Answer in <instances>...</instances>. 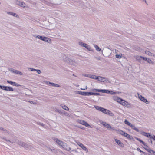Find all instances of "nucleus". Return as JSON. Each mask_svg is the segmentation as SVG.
Wrapping results in <instances>:
<instances>
[{
    "label": "nucleus",
    "mask_w": 155,
    "mask_h": 155,
    "mask_svg": "<svg viewBox=\"0 0 155 155\" xmlns=\"http://www.w3.org/2000/svg\"><path fill=\"white\" fill-rule=\"evenodd\" d=\"M3 139L5 140V141L9 142L11 143H16L18 144L19 145V146H22L24 148L27 149H29L30 148V147L28 145V144L19 141L17 140H7L5 138H3Z\"/></svg>",
    "instance_id": "f257e3e1"
},
{
    "label": "nucleus",
    "mask_w": 155,
    "mask_h": 155,
    "mask_svg": "<svg viewBox=\"0 0 155 155\" xmlns=\"http://www.w3.org/2000/svg\"><path fill=\"white\" fill-rule=\"evenodd\" d=\"M52 139L54 142H55L59 146L65 149H66V147H67V144L62 141L61 140H59L58 138L56 137H53Z\"/></svg>",
    "instance_id": "f03ea898"
},
{
    "label": "nucleus",
    "mask_w": 155,
    "mask_h": 155,
    "mask_svg": "<svg viewBox=\"0 0 155 155\" xmlns=\"http://www.w3.org/2000/svg\"><path fill=\"white\" fill-rule=\"evenodd\" d=\"M94 107L97 110L100 111L104 113L109 115L110 116H113L114 115V114L108 110L97 106H95Z\"/></svg>",
    "instance_id": "7ed1b4c3"
},
{
    "label": "nucleus",
    "mask_w": 155,
    "mask_h": 155,
    "mask_svg": "<svg viewBox=\"0 0 155 155\" xmlns=\"http://www.w3.org/2000/svg\"><path fill=\"white\" fill-rule=\"evenodd\" d=\"M78 93L80 95L84 96H89L91 95H99L100 94L99 93H95L88 92H82L81 91H78Z\"/></svg>",
    "instance_id": "20e7f679"
},
{
    "label": "nucleus",
    "mask_w": 155,
    "mask_h": 155,
    "mask_svg": "<svg viewBox=\"0 0 155 155\" xmlns=\"http://www.w3.org/2000/svg\"><path fill=\"white\" fill-rule=\"evenodd\" d=\"M14 2L16 5L23 8H25L26 7L27 5L24 2H21L18 0H15L14 1Z\"/></svg>",
    "instance_id": "39448f33"
},
{
    "label": "nucleus",
    "mask_w": 155,
    "mask_h": 155,
    "mask_svg": "<svg viewBox=\"0 0 155 155\" xmlns=\"http://www.w3.org/2000/svg\"><path fill=\"white\" fill-rule=\"evenodd\" d=\"M144 146V148L148 152L150 153L151 154L153 155H155V152L150 148L148 146H147L146 143H145V144H143Z\"/></svg>",
    "instance_id": "423d86ee"
},
{
    "label": "nucleus",
    "mask_w": 155,
    "mask_h": 155,
    "mask_svg": "<svg viewBox=\"0 0 155 155\" xmlns=\"http://www.w3.org/2000/svg\"><path fill=\"white\" fill-rule=\"evenodd\" d=\"M124 123L130 126L132 129L136 131H139V130L137 128H136L135 126L133 125L131 123L129 122L127 120H125Z\"/></svg>",
    "instance_id": "0eeeda50"
},
{
    "label": "nucleus",
    "mask_w": 155,
    "mask_h": 155,
    "mask_svg": "<svg viewBox=\"0 0 155 155\" xmlns=\"http://www.w3.org/2000/svg\"><path fill=\"white\" fill-rule=\"evenodd\" d=\"M120 104L127 108H130L131 107V104L128 102L123 99L122 100Z\"/></svg>",
    "instance_id": "6e6552de"
},
{
    "label": "nucleus",
    "mask_w": 155,
    "mask_h": 155,
    "mask_svg": "<svg viewBox=\"0 0 155 155\" xmlns=\"http://www.w3.org/2000/svg\"><path fill=\"white\" fill-rule=\"evenodd\" d=\"M45 82L47 85L48 86H52L54 87H60V86L59 84L51 82L48 81H46Z\"/></svg>",
    "instance_id": "1a4fd4ad"
},
{
    "label": "nucleus",
    "mask_w": 155,
    "mask_h": 155,
    "mask_svg": "<svg viewBox=\"0 0 155 155\" xmlns=\"http://www.w3.org/2000/svg\"><path fill=\"white\" fill-rule=\"evenodd\" d=\"M76 143L80 147L82 148L86 152H88V150L86 147L82 143L79 142L78 141H76Z\"/></svg>",
    "instance_id": "9d476101"
},
{
    "label": "nucleus",
    "mask_w": 155,
    "mask_h": 155,
    "mask_svg": "<svg viewBox=\"0 0 155 155\" xmlns=\"http://www.w3.org/2000/svg\"><path fill=\"white\" fill-rule=\"evenodd\" d=\"M141 134L142 135H143L146 137H150V138H153V137H155V136H151L149 133H147L144 132H142L141 133Z\"/></svg>",
    "instance_id": "9b49d317"
},
{
    "label": "nucleus",
    "mask_w": 155,
    "mask_h": 155,
    "mask_svg": "<svg viewBox=\"0 0 155 155\" xmlns=\"http://www.w3.org/2000/svg\"><path fill=\"white\" fill-rule=\"evenodd\" d=\"M93 91H97L98 92H101L102 93H108L110 92V91L106 90L94 89L93 90Z\"/></svg>",
    "instance_id": "f8f14e48"
},
{
    "label": "nucleus",
    "mask_w": 155,
    "mask_h": 155,
    "mask_svg": "<svg viewBox=\"0 0 155 155\" xmlns=\"http://www.w3.org/2000/svg\"><path fill=\"white\" fill-rule=\"evenodd\" d=\"M113 99L114 100L119 103L120 104L121 101L122 100V99L117 96L114 97H113Z\"/></svg>",
    "instance_id": "ddd939ff"
},
{
    "label": "nucleus",
    "mask_w": 155,
    "mask_h": 155,
    "mask_svg": "<svg viewBox=\"0 0 155 155\" xmlns=\"http://www.w3.org/2000/svg\"><path fill=\"white\" fill-rule=\"evenodd\" d=\"M81 124L84 125L87 127H90V125H89L84 120H80L79 122Z\"/></svg>",
    "instance_id": "4468645a"
},
{
    "label": "nucleus",
    "mask_w": 155,
    "mask_h": 155,
    "mask_svg": "<svg viewBox=\"0 0 155 155\" xmlns=\"http://www.w3.org/2000/svg\"><path fill=\"white\" fill-rule=\"evenodd\" d=\"M138 97H139V99L140 100H141L142 101H143L144 102L146 103H147L148 101L144 97H143L141 95H138Z\"/></svg>",
    "instance_id": "2eb2a0df"
},
{
    "label": "nucleus",
    "mask_w": 155,
    "mask_h": 155,
    "mask_svg": "<svg viewBox=\"0 0 155 155\" xmlns=\"http://www.w3.org/2000/svg\"><path fill=\"white\" fill-rule=\"evenodd\" d=\"M11 71L13 73L15 74H19L21 75H23V73L19 71L18 70H15L14 69H12L11 70Z\"/></svg>",
    "instance_id": "dca6fc26"
},
{
    "label": "nucleus",
    "mask_w": 155,
    "mask_h": 155,
    "mask_svg": "<svg viewBox=\"0 0 155 155\" xmlns=\"http://www.w3.org/2000/svg\"><path fill=\"white\" fill-rule=\"evenodd\" d=\"M7 82L8 83L10 84H11V85H12L13 86H15L18 87V86H20V85H19L17 83L14 82H12V81H9V80H8L7 81Z\"/></svg>",
    "instance_id": "f3484780"
},
{
    "label": "nucleus",
    "mask_w": 155,
    "mask_h": 155,
    "mask_svg": "<svg viewBox=\"0 0 155 155\" xmlns=\"http://www.w3.org/2000/svg\"><path fill=\"white\" fill-rule=\"evenodd\" d=\"M4 90L6 91H14V89L13 88L10 87L5 86Z\"/></svg>",
    "instance_id": "a211bd4d"
},
{
    "label": "nucleus",
    "mask_w": 155,
    "mask_h": 155,
    "mask_svg": "<svg viewBox=\"0 0 155 155\" xmlns=\"http://www.w3.org/2000/svg\"><path fill=\"white\" fill-rule=\"evenodd\" d=\"M6 12L8 14L12 15L15 17H18V15L12 12Z\"/></svg>",
    "instance_id": "6ab92c4d"
},
{
    "label": "nucleus",
    "mask_w": 155,
    "mask_h": 155,
    "mask_svg": "<svg viewBox=\"0 0 155 155\" xmlns=\"http://www.w3.org/2000/svg\"><path fill=\"white\" fill-rule=\"evenodd\" d=\"M42 41L48 43H50L51 42V39L50 38L45 37H44Z\"/></svg>",
    "instance_id": "aec40b11"
},
{
    "label": "nucleus",
    "mask_w": 155,
    "mask_h": 155,
    "mask_svg": "<svg viewBox=\"0 0 155 155\" xmlns=\"http://www.w3.org/2000/svg\"><path fill=\"white\" fill-rule=\"evenodd\" d=\"M33 36L35 38H37L42 40H43V38L44 37V36H42L37 35H33Z\"/></svg>",
    "instance_id": "412c9836"
},
{
    "label": "nucleus",
    "mask_w": 155,
    "mask_h": 155,
    "mask_svg": "<svg viewBox=\"0 0 155 155\" xmlns=\"http://www.w3.org/2000/svg\"><path fill=\"white\" fill-rule=\"evenodd\" d=\"M103 125L104 127L107 128H111L112 127L110 125L106 122H104L103 124Z\"/></svg>",
    "instance_id": "4be33fe9"
},
{
    "label": "nucleus",
    "mask_w": 155,
    "mask_h": 155,
    "mask_svg": "<svg viewBox=\"0 0 155 155\" xmlns=\"http://www.w3.org/2000/svg\"><path fill=\"white\" fill-rule=\"evenodd\" d=\"M118 133L124 137L127 134V133H125L124 132L121 130H119Z\"/></svg>",
    "instance_id": "5701e85b"
},
{
    "label": "nucleus",
    "mask_w": 155,
    "mask_h": 155,
    "mask_svg": "<svg viewBox=\"0 0 155 155\" xmlns=\"http://www.w3.org/2000/svg\"><path fill=\"white\" fill-rule=\"evenodd\" d=\"M118 133L124 137L127 134V133H125L124 132L121 130H119Z\"/></svg>",
    "instance_id": "b1692460"
},
{
    "label": "nucleus",
    "mask_w": 155,
    "mask_h": 155,
    "mask_svg": "<svg viewBox=\"0 0 155 155\" xmlns=\"http://www.w3.org/2000/svg\"><path fill=\"white\" fill-rule=\"evenodd\" d=\"M141 58L142 59H143V60H145L146 61H147V58L146 57H142V56H136V58L137 60H139L140 59V58Z\"/></svg>",
    "instance_id": "393cba45"
},
{
    "label": "nucleus",
    "mask_w": 155,
    "mask_h": 155,
    "mask_svg": "<svg viewBox=\"0 0 155 155\" xmlns=\"http://www.w3.org/2000/svg\"><path fill=\"white\" fill-rule=\"evenodd\" d=\"M62 56L63 58V60L65 62H67L68 59V58L67 56H66L64 54H63Z\"/></svg>",
    "instance_id": "a878e982"
},
{
    "label": "nucleus",
    "mask_w": 155,
    "mask_h": 155,
    "mask_svg": "<svg viewBox=\"0 0 155 155\" xmlns=\"http://www.w3.org/2000/svg\"><path fill=\"white\" fill-rule=\"evenodd\" d=\"M60 106L64 109L66 110H68V107L66 105L63 104H61L60 105Z\"/></svg>",
    "instance_id": "bb28decb"
},
{
    "label": "nucleus",
    "mask_w": 155,
    "mask_h": 155,
    "mask_svg": "<svg viewBox=\"0 0 155 155\" xmlns=\"http://www.w3.org/2000/svg\"><path fill=\"white\" fill-rule=\"evenodd\" d=\"M148 63L151 64H154L153 62L152 61V60L149 58H147L146 61Z\"/></svg>",
    "instance_id": "cd10ccee"
},
{
    "label": "nucleus",
    "mask_w": 155,
    "mask_h": 155,
    "mask_svg": "<svg viewBox=\"0 0 155 155\" xmlns=\"http://www.w3.org/2000/svg\"><path fill=\"white\" fill-rule=\"evenodd\" d=\"M145 53L146 54L149 55V56H152V54L148 51H145Z\"/></svg>",
    "instance_id": "c85d7f7f"
},
{
    "label": "nucleus",
    "mask_w": 155,
    "mask_h": 155,
    "mask_svg": "<svg viewBox=\"0 0 155 155\" xmlns=\"http://www.w3.org/2000/svg\"><path fill=\"white\" fill-rule=\"evenodd\" d=\"M98 78H97V79L98 81H104L105 80V78H102L101 77H98Z\"/></svg>",
    "instance_id": "c756f323"
},
{
    "label": "nucleus",
    "mask_w": 155,
    "mask_h": 155,
    "mask_svg": "<svg viewBox=\"0 0 155 155\" xmlns=\"http://www.w3.org/2000/svg\"><path fill=\"white\" fill-rule=\"evenodd\" d=\"M57 112L59 114H65L64 113V111L63 110H59L58 109Z\"/></svg>",
    "instance_id": "7c9ffc66"
},
{
    "label": "nucleus",
    "mask_w": 155,
    "mask_h": 155,
    "mask_svg": "<svg viewBox=\"0 0 155 155\" xmlns=\"http://www.w3.org/2000/svg\"><path fill=\"white\" fill-rule=\"evenodd\" d=\"M94 47L95 48L97 51H100L101 50L100 48L97 45H95Z\"/></svg>",
    "instance_id": "2f4dec72"
},
{
    "label": "nucleus",
    "mask_w": 155,
    "mask_h": 155,
    "mask_svg": "<svg viewBox=\"0 0 155 155\" xmlns=\"http://www.w3.org/2000/svg\"><path fill=\"white\" fill-rule=\"evenodd\" d=\"M136 139L141 143L143 144H145V143L140 139L138 138H136Z\"/></svg>",
    "instance_id": "473e14b6"
},
{
    "label": "nucleus",
    "mask_w": 155,
    "mask_h": 155,
    "mask_svg": "<svg viewBox=\"0 0 155 155\" xmlns=\"http://www.w3.org/2000/svg\"><path fill=\"white\" fill-rule=\"evenodd\" d=\"M37 123L38 124L40 125L42 127H44L45 126V124H44L43 123H41L40 122H37Z\"/></svg>",
    "instance_id": "72a5a7b5"
},
{
    "label": "nucleus",
    "mask_w": 155,
    "mask_h": 155,
    "mask_svg": "<svg viewBox=\"0 0 155 155\" xmlns=\"http://www.w3.org/2000/svg\"><path fill=\"white\" fill-rule=\"evenodd\" d=\"M125 137H127V138L129 139H130L131 137V136H130L129 134H127V133L126 134Z\"/></svg>",
    "instance_id": "f704fd0d"
},
{
    "label": "nucleus",
    "mask_w": 155,
    "mask_h": 155,
    "mask_svg": "<svg viewBox=\"0 0 155 155\" xmlns=\"http://www.w3.org/2000/svg\"><path fill=\"white\" fill-rule=\"evenodd\" d=\"M85 43H84L82 42H79V45L82 47H84V45H85Z\"/></svg>",
    "instance_id": "c9c22d12"
},
{
    "label": "nucleus",
    "mask_w": 155,
    "mask_h": 155,
    "mask_svg": "<svg viewBox=\"0 0 155 155\" xmlns=\"http://www.w3.org/2000/svg\"><path fill=\"white\" fill-rule=\"evenodd\" d=\"M49 149L51 151V152H52L53 153H56L57 152L56 150L54 149H51L50 148H49Z\"/></svg>",
    "instance_id": "e433bc0d"
},
{
    "label": "nucleus",
    "mask_w": 155,
    "mask_h": 155,
    "mask_svg": "<svg viewBox=\"0 0 155 155\" xmlns=\"http://www.w3.org/2000/svg\"><path fill=\"white\" fill-rule=\"evenodd\" d=\"M115 140L116 143L118 144H120L121 143V142L119 140L117 139H115Z\"/></svg>",
    "instance_id": "4c0bfd02"
},
{
    "label": "nucleus",
    "mask_w": 155,
    "mask_h": 155,
    "mask_svg": "<svg viewBox=\"0 0 155 155\" xmlns=\"http://www.w3.org/2000/svg\"><path fill=\"white\" fill-rule=\"evenodd\" d=\"M137 150L138 151L140 152V153H143V154L144 153V152H143V151L141 150L140 149V148H137Z\"/></svg>",
    "instance_id": "58836bf2"
},
{
    "label": "nucleus",
    "mask_w": 155,
    "mask_h": 155,
    "mask_svg": "<svg viewBox=\"0 0 155 155\" xmlns=\"http://www.w3.org/2000/svg\"><path fill=\"white\" fill-rule=\"evenodd\" d=\"M84 45H84V47H85L87 49L89 50V45H88L86 44Z\"/></svg>",
    "instance_id": "ea45409f"
},
{
    "label": "nucleus",
    "mask_w": 155,
    "mask_h": 155,
    "mask_svg": "<svg viewBox=\"0 0 155 155\" xmlns=\"http://www.w3.org/2000/svg\"><path fill=\"white\" fill-rule=\"evenodd\" d=\"M91 78H93V79H97V78H98V77H97L96 76L94 75V76H92L91 77Z\"/></svg>",
    "instance_id": "a19ab883"
},
{
    "label": "nucleus",
    "mask_w": 155,
    "mask_h": 155,
    "mask_svg": "<svg viewBox=\"0 0 155 155\" xmlns=\"http://www.w3.org/2000/svg\"><path fill=\"white\" fill-rule=\"evenodd\" d=\"M0 130H2L4 132H6L7 131V130L6 129H4L2 127H0Z\"/></svg>",
    "instance_id": "79ce46f5"
},
{
    "label": "nucleus",
    "mask_w": 155,
    "mask_h": 155,
    "mask_svg": "<svg viewBox=\"0 0 155 155\" xmlns=\"http://www.w3.org/2000/svg\"><path fill=\"white\" fill-rule=\"evenodd\" d=\"M29 68L31 69V71H36V69H35L32 68Z\"/></svg>",
    "instance_id": "37998d69"
},
{
    "label": "nucleus",
    "mask_w": 155,
    "mask_h": 155,
    "mask_svg": "<svg viewBox=\"0 0 155 155\" xmlns=\"http://www.w3.org/2000/svg\"><path fill=\"white\" fill-rule=\"evenodd\" d=\"M36 71L37 72L38 74H40L41 73V71L39 69H36Z\"/></svg>",
    "instance_id": "c03bdc74"
},
{
    "label": "nucleus",
    "mask_w": 155,
    "mask_h": 155,
    "mask_svg": "<svg viewBox=\"0 0 155 155\" xmlns=\"http://www.w3.org/2000/svg\"><path fill=\"white\" fill-rule=\"evenodd\" d=\"M5 86H2L0 85V88L4 90Z\"/></svg>",
    "instance_id": "a18cd8bd"
},
{
    "label": "nucleus",
    "mask_w": 155,
    "mask_h": 155,
    "mask_svg": "<svg viewBox=\"0 0 155 155\" xmlns=\"http://www.w3.org/2000/svg\"><path fill=\"white\" fill-rule=\"evenodd\" d=\"M28 102L31 104H34L35 103H34V102L33 101H29Z\"/></svg>",
    "instance_id": "49530a36"
},
{
    "label": "nucleus",
    "mask_w": 155,
    "mask_h": 155,
    "mask_svg": "<svg viewBox=\"0 0 155 155\" xmlns=\"http://www.w3.org/2000/svg\"><path fill=\"white\" fill-rule=\"evenodd\" d=\"M116 57L117 58H119L120 57V55L119 54H117L116 55Z\"/></svg>",
    "instance_id": "de8ad7c7"
},
{
    "label": "nucleus",
    "mask_w": 155,
    "mask_h": 155,
    "mask_svg": "<svg viewBox=\"0 0 155 155\" xmlns=\"http://www.w3.org/2000/svg\"><path fill=\"white\" fill-rule=\"evenodd\" d=\"M87 87L86 86L85 87V88H81V90H86V89H87Z\"/></svg>",
    "instance_id": "09e8293b"
},
{
    "label": "nucleus",
    "mask_w": 155,
    "mask_h": 155,
    "mask_svg": "<svg viewBox=\"0 0 155 155\" xmlns=\"http://www.w3.org/2000/svg\"><path fill=\"white\" fill-rule=\"evenodd\" d=\"M58 110V109L55 108L54 110L55 112H57Z\"/></svg>",
    "instance_id": "8fccbe9b"
},
{
    "label": "nucleus",
    "mask_w": 155,
    "mask_h": 155,
    "mask_svg": "<svg viewBox=\"0 0 155 155\" xmlns=\"http://www.w3.org/2000/svg\"><path fill=\"white\" fill-rule=\"evenodd\" d=\"M7 133H8V134H9V135H10V134H11V132H9V131H7Z\"/></svg>",
    "instance_id": "3c124183"
}]
</instances>
